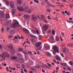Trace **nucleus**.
Listing matches in <instances>:
<instances>
[{"mask_svg":"<svg viewBox=\"0 0 73 73\" xmlns=\"http://www.w3.org/2000/svg\"><path fill=\"white\" fill-rule=\"evenodd\" d=\"M65 13H66V14H67V15H68L69 16H70V13H69L68 12H67V11H65L64 12Z\"/></svg>","mask_w":73,"mask_h":73,"instance_id":"obj_31","label":"nucleus"},{"mask_svg":"<svg viewBox=\"0 0 73 73\" xmlns=\"http://www.w3.org/2000/svg\"><path fill=\"white\" fill-rule=\"evenodd\" d=\"M48 20H49L50 19V16H48Z\"/></svg>","mask_w":73,"mask_h":73,"instance_id":"obj_55","label":"nucleus"},{"mask_svg":"<svg viewBox=\"0 0 73 73\" xmlns=\"http://www.w3.org/2000/svg\"><path fill=\"white\" fill-rule=\"evenodd\" d=\"M28 53L29 54H30V55H31V56L32 55V53L30 51H29L28 52Z\"/></svg>","mask_w":73,"mask_h":73,"instance_id":"obj_39","label":"nucleus"},{"mask_svg":"<svg viewBox=\"0 0 73 73\" xmlns=\"http://www.w3.org/2000/svg\"><path fill=\"white\" fill-rule=\"evenodd\" d=\"M50 38L52 40H54V37L52 36H50Z\"/></svg>","mask_w":73,"mask_h":73,"instance_id":"obj_42","label":"nucleus"},{"mask_svg":"<svg viewBox=\"0 0 73 73\" xmlns=\"http://www.w3.org/2000/svg\"><path fill=\"white\" fill-rule=\"evenodd\" d=\"M12 37H13V35H10L8 36V39H10V38H12Z\"/></svg>","mask_w":73,"mask_h":73,"instance_id":"obj_26","label":"nucleus"},{"mask_svg":"<svg viewBox=\"0 0 73 73\" xmlns=\"http://www.w3.org/2000/svg\"><path fill=\"white\" fill-rule=\"evenodd\" d=\"M61 1H63V2H66V1L65 0H61Z\"/></svg>","mask_w":73,"mask_h":73,"instance_id":"obj_57","label":"nucleus"},{"mask_svg":"<svg viewBox=\"0 0 73 73\" xmlns=\"http://www.w3.org/2000/svg\"><path fill=\"white\" fill-rule=\"evenodd\" d=\"M15 32L13 29H11L10 30V33L11 35L14 34V33H15Z\"/></svg>","mask_w":73,"mask_h":73,"instance_id":"obj_15","label":"nucleus"},{"mask_svg":"<svg viewBox=\"0 0 73 73\" xmlns=\"http://www.w3.org/2000/svg\"><path fill=\"white\" fill-rule=\"evenodd\" d=\"M11 58L12 60H16V59H17V58L14 56Z\"/></svg>","mask_w":73,"mask_h":73,"instance_id":"obj_27","label":"nucleus"},{"mask_svg":"<svg viewBox=\"0 0 73 73\" xmlns=\"http://www.w3.org/2000/svg\"><path fill=\"white\" fill-rule=\"evenodd\" d=\"M47 56H48V57H50V56H51L50 54V53H49L47 52Z\"/></svg>","mask_w":73,"mask_h":73,"instance_id":"obj_40","label":"nucleus"},{"mask_svg":"<svg viewBox=\"0 0 73 73\" xmlns=\"http://www.w3.org/2000/svg\"><path fill=\"white\" fill-rule=\"evenodd\" d=\"M47 10L48 12H50V9H47Z\"/></svg>","mask_w":73,"mask_h":73,"instance_id":"obj_54","label":"nucleus"},{"mask_svg":"<svg viewBox=\"0 0 73 73\" xmlns=\"http://www.w3.org/2000/svg\"><path fill=\"white\" fill-rule=\"evenodd\" d=\"M32 33H33V34H36V32H35V31L34 30H32Z\"/></svg>","mask_w":73,"mask_h":73,"instance_id":"obj_36","label":"nucleus"},{"mask_svg":"<svg viewBox=\"0 0 73 73\" xmlns=\"http://www.w3.org/2000/svg\"><path fill=\"white\" fill-rule=\"evenodd\" d=\"M9 48L11 49L10 53L11 54H13L15 53V51L14 50V49L13 48V46L11 45V44H9V45L8 46Z\"/></svg>","mask_w":73,"mask_h":73,"instance_id":"obj_2","label":"nucleus"},{"mask_svg":"<svg viewBox=\"0 0 73 73\" xmlns=\"http://www.w3.org/2000/svg\"><path fill=\"white\" fill-rule=\"evenodd\" d=\"M45 67L47 69H51V68L49 67L46 64H43L42 65V68H44V69L45 68Z\"/></svg>","mask_w":73,"mask_h":73,"instance_id":"obj_14","label":"nucleus"},{"mask_svg":"<svg viewBox=\"0 0 73 73\" xmlns=\"http://www.w3.org/2000/svg\"><path fill=\"white\" fill-rule=\"evenodd\" d=\"M17 3L19 4V5H21L22 3H23V2L21 0H17Z\"/></svg>","mask_w":73,"mask_h":73,"instance_id":"obj_17","label":"nucleus"},{"mask_svg":"<svg viewBox=\"0 0 73 73\" xmlns=\"http://www.w3.org/2000/svg\"><path fill=\"white\" fill-rule=\"evenodd\" d=\"M41 45V42H39L36 44L35 45L36 47L35 49L36 50H40L41 49V47L40 46Z\"/></svg>","mask_w":73,"mask_h":73,"instance_id":"obj_1","label":"nucleus"},{"mask_svg":"<svg viewBox=\"0 0 73 73\" xmlns=\"http://www.w3.org/2000/svg\"><path fill=\"white\" fill-rule=\"evenodd\" d=\"M52 34L53 35H55V31L54 29H52Z\"/></svg>","mask_w":73,"mask_h":73,"instance_id":"obj_29","label":"nucleus"},{"mask_svg":"<svg viewBox=\"0 0 73 73\" xmlns=\"http://www.w3.org/2000/svg\"><path fill=\"white\" fill-rule=\"evenodd\" d=\"M0 57H1L2 58H4L5 59L6 57H9L10 54L6 52H4L2 54V55H0Z\"/></svg>","mask_w":73,"mask_h":73,"instance_id":"obj_3","label":"nucleus"},{"mask_svg":"<svg viewBox=\"0 0 73 73\" xmlns=\"http://www.w3.org/2000/svg\"><path fill=\"white\" fill-rule=\"evenodd\" d=\"M25 60H27L28 58V56L27 55H28V53L27 54H25Z\"/></svg>","mask_w":73,"mask_h":73,"instance_id":"obj_33","label":"nucleus"},{"mask_svg":"<svg viewBox=\"0 0 73 73\" xmlns=\"http://www.w3.org/2000/svg\"><path fill=\"white\" fill-rule=\"evenodd\" d=\"M42 36H41V35H39V39H40V40H41V39H42Z\"/></svg>","mask_w":73,"mask_h":73,"instance_id":"obj_45","label":"nucleus"},{"mask_svg":"<svg viewBox=\"0 0 73 73\" xmlns=\"http://www.w3.org/2000/svg\"><path fill=\"white\" fill-rule=\"evenodd\" d=\"M25 12H27L28 13H30L31 12V10L29 9L28 8H25L24 9Z\"/></svg>","mask_w":73,"mask_h":73,"instance_id":"obj_10","label":"nucleus"},{"mask_svg":"<svg viewBox=\"0 0 73 73\" xmlns=\"http://www.w3.org/2000/svg\"><path fill=\"white\" fill-rule=\"evenodd\" d=\"M53 54L54 55H55L56 53V52L55 51H53Z\"/></svg>","mask_w":73,"mask_h":73,"instance_id":"obj_51","label":"nucleus"},{"mask_svg":"<svg viewBox=\"0 0 73 73\" xmlns=\"http://www.w3.org/2000/svg\"><path fill=\"white\" fill-rule=\"evenodd\" d=\"M11 69H12V70H16V68H11Z\"/></svg>","mask_w":73,"mask_h":73,"instance_id":"obj_50","label":"nucleus"},{"mask_svg":"<svg viewBox=\"0 0 73 73\" xmlns=\"http://www.w3.org/2000/svg\"><path fill=\"white\" fill-rule=\"evenodd\" d=\"M56 40L57 41H58L60 40V38L58 36H56Z\"/></svg>","mask_w":73,"mask_h":73,"instance_id":"obj_30","label":"nucleus"},{"mask_svg":"<svg viewBox=\"0 0 73 73\" xmlns=\"http://www.w3.org/2000/svg\"><path fill=\"white\" fill-rule=\"evenodd\" d=\"M6 5L7 6H9V1H6Z\"/></svg>","mask_w":73,"mask_h":73,"instance_id":"obj_34","label":"nucleus"},{"mask_svg":"<svg viewBox=\"0 0 73 73\" xmlns=\"http://www.w3.org/2000/svg\"><path fill=\"white\" fill-rule=\"evenodd\" d=\"M35 29L36 30V33L38 35H40V33L39 32V31L37 29Z\"/></svg>","mask_w":73,"mask_h":73,"instance_id":"obj_24","label":"nucleus"},{"mask_svg":"<svg viewBox=\"0 0 73 73\" xmlns=\"http://www.w3.org/2000/svg\"><path fill=\"white\" fill-rule=\"evenodd\" d=\"M22 68H23V69H24L25 68V65L24 64H22Z\"/></svg>","mask_w":73,"mask_h":73,"instance_id":"obj_43","label":"nucleus"},{"mask_svg":"<svg viewBox=\"0 0 73 73\" xmlns=\"http://www.w3.org/2000/svg\"><path fill=\"white\" fill-rule=\"evenodd\" d=\"M63 52L64 53H66V50L64 49L63 50Z\"/></svg>","mask_w":73,"mask_h":73,"instance_id":"obj_63","label":"nucleus"},{"mask_svg":"<svg viewBox=\"0 0 73 73\" xmlns=\"http://www.w3.org/2000/svg\"><path fill=\"white\" fill-rule=\"evenodd\" d=\"M52 49L54 50V51H56L57 53L59 52V51H58V47L56 46H52Z\"/></svg>","mask_w":73,"mask_h":73,"instance_id":"obj_7","label":"nucleus"},{"mask_svg":"<svg viewBox=\"0 0 73 73\" xmlns=\"http://www.w3.org/2000/svg\"><path fill=\"white\" fill-rule=\"evenodd\" d=\"M39 19H40L41 21H43L44 23H48V21L46 20V19L43 16H42L41 18H40V17H38Z\"/></svg>","mask_w":73,"mask_h":73,"instance_id":"obj_4","label":"nucleus"},{"mask_svg":"<svg viewBox=\"0 0 73 73\" xmlns=\"http://www.w3.org/2000/svg\"><path fill=\"white\" fill-rule=\"evenodd\" d=\"M69 64L70 65H72L73 66V62L72 61H70L69 62Z\"/></svg>","mask_w":73,"mask_h":73,"instance_id":"obj_37","label":"nucleus"},{"mask_svg":"<svg viewBox=\"0 0 73 73\" xmlns=\"http://www.w3.org/2000/svg\"><path fill=\"white\" fill-rule=\"evenodd\" d=\"M19 23L18 21H15V23H14L13 24V26L14 28H15V27H19Z\"/></svg>","mask_w":73,"mask_h":73,"instance_id":"obj_5","label":"nucleus"},{"mask_svg":"<svg viewBox=\"0 0 73 73\" xmlns=\"http://www.w3.org/2000/svg\"><path fill=\"white\" fill-rule=\"evenodd\" d=\"M21 38L22 40H23L24 38V37H23V36H21Z\"/></svg>","mask_w":73,"mask_h":73,"instance_id":"obj_56","label":"nucleus"},{"mask_svg":"<svg viewBox=\"0 0 73 73\" xmlns=\"http://www.w3.org/2000/svg\"><path fill=\"white\" fill-rule=\"evenodd\" d=\"M30 41L32 42H33V43H35V42H36V40H35V39L33 38H31L30 39Z\"/></svg>","mask_w":73,"mask_h":73,"instance_id":"obj_18","label":"nucleus"},{"mask_svg":"<svg viewBox=\"0 0 73 73\" xmlns=\"http://www.w3.org/2000/svg\"><path fill=\"white\" fill-rule=\"evenodd\" d=\"M18 50H19V51H20V52H22L23 53H24V54H28V52H27L24 51V50H23V48H18Z\"/></svg>","mask_w":73,"mask_h":73,"instance_id":"obj_6","label":"nucleus"},{"mask_svg":"<svg viewBox=\"0 0 73 73\" xmlns=\"http://www.w3.org/2000/svg\"><path fill=\"white\" fill-rule=\"evenodd\" d=\"M48 4H49V5H50V6H51V7H55V6L54 5H52V4H50L49 3H48Z\"/></svg>","mask_w":73,"mask_h":73,"instance_id":"obj_38","label":"nucleus"},{"mask_svg":"<svg viewBox=\"0 0 73 73\" xmlns=\"http://www.w3.org/2000/svg\"><path fill=\"white\" fill-rule=\"evenodd\" d=\"M23 31L25 33H29V31L26 29H23Z\"/></svg>","mask_w":73,"mask_h":73,"instance_id":"obj_16","label":"nucleus"},{"mask_svg":"<svg viewBox=\"0 0 73 73\" xmlns=\"http://www.w3.org/2000/svg\"><path fill=\"white\" fill-rule=\"evenodd\" d=\"M27 44H29L30 42L28 40L27 41Z\"/></svg>","mask_w":73,"mask_h":73,"instance_id":"obj_64","label":"nucleus"},{"mask_svg":"<svg viewBox=\"0 0 73 73\" xmlns=\"http://www.w3.org/2000/svg\"><path fill=\"white\" fill-rule=\"evenodd\" d=\"M10 5L11 8H15V5L14 4V3L13 1H11L10 2Z\"/></svg>","mask_w":73,"mask_h":73,"instance_id":"obj_13","label":"nucleus"},{"mask_svg":"<svg viewBox=\"0 0 73 73\" xmlns=\"http://www.w3.org/2000/svg\"><path fill=\"white\" fill-rule=\"evenodd\" d=\"M34 1L35 2V3H38V2H39V1L38 0H37H37H34Z\"/></svg>","mask_w":73,"mask_h":73,"instance_id":"obj_41","label":"nucleus"},{"mask_svg":"<svg viewBox=\"0 0 73 73\" xmlns=\"http://www.w3.org/2000/svg\"><path fill=\"white\" fill-rule=\"evenodd\" d=\"M42 71L43 73H45V71L44 70H42Z\"/></svg>","mask_w":73,"mask_h":73,"instance_id":"obj_60","label":"nucleus"},{"mask_svg":"<svg viewBox=\"0 0 73 73\" xmlns=\"http://www.w3.org/2000/svg\"><path fill=\"white\" fill-rule=\"evenodd\" d=\"M60 54L61 56H62V57H63V58L64 57V54H63L61 53Z\"/></svg>","mask_w":73,"mask_h":73,"instance_id":"obj_49","label":"nucleus"},{"mask_svg":"<svg viewBox=\"0 0 73 73\" xmlns=\"http://www.w3.org/2000/svg\"><path fill=\"white\" fill-rule=\"evenodd\" d=\"M73 43H71L70 44H69V46H72V45H73Z\"/></svg>","mask_w":73,"mask_h":73,"instance_id":"obj_53","label":"nucleus"},{"mask_svg":"<svg viewBox=\"0 0 73 73\" xmlns=\"http://www.w3.org/2000/svg\"><path fill=\"white\" fill-rule=\"evenodd\" d=\"M29 15L25 14L24 15V17H25V19H27V18H29Z\"/></svg>","mask_w":73,"mask_h":73,"instance_id":"obj_20","label":"nucleus"},{"mask_svg":"<svg viewBox=\"0 0 73 73\" xmlns=\"http://www.w3.org/2000/svg\"><path fill=\"white\" fill-rule=\"evenodd\" d=\"M4 13L3 12H2L0 13V17H3V16H4Z\"/></svg>","mask_w":73,"mask_h":73,"instance_id":"obj_23","label":"nucleus"},{"mask_svg":"<svg viewBox=\"0 0 73 73\" xmlns=\"http://www.w3.org/2000/svg\"><path fill=\"white\" fill-rule=\"evenodd\" d=\"M19 11H24V9H23V8L21 6H18L17 7Z\"/></svg>","mask_w":73,"mask_h":73,"instance_id":"obj_8","label":"nucleus"},{"mask_svg":"<svg viewBox=\"0 0 73 73\" xmlns=\"http://www.w3.org/2000/svg\"><path fill=\"white\" fill-rule=\"evenodd\" d=\"M43 27L44 31H46L48 29V26L47 25H44Z\"/></svg>","mask_w":73,"mask_h":73,"instance_id":"obj_11","label":"nucleus"},{"mask_svg":"<svg viewBox=\"0 0 73 73\" xmlns=\"http://www.w3.org/2000/svg\"><path fill=\"white\" fill-rule=\"evenodd\" d=\"M6 29L7 30V32H8V31H9V27H7Z\"/></svg>","mask_w":73,"mask_h":73,"instance_id":"obj_52","label":"nucleus"},{"mask_svg":"<svg viewBox=\"0 0 73 73\" xmlns=\"http://www.w3.org/2000/svg\"><path fill=\"white\" fill-rule=\"evenodd\" d=\"M61 65H63V66L65 67H66L67 65L66 63H61Z\"/></svg>","mask_w":73,"mask_h":73,"instance_id":"obj_22","label":"nucleus"},{"mask_svg":"<svg viewBox=\"0 0 73 73\" xmlns=\"http://www.w3.org/2000/svg\"><path fill=\"white\" fill-rule=\"evenodd\" d=\"M3 65L4 66H6L7 65V64L4 63Z\"/></svg>","mask_w":73,"mask_h":73,"instance_id":"obj_59","label":"nucleus"},{"mask_svg":"<svg viewBox=\"0 0 73 73\" xmlns=\"http://www.w3.org/2000/svg\"><path fill=\"white\" fill-rule=\"evenodd\" d=\"M19 61L21 63H23L24 62V60L23 59H20L19 60Z\"/></svg>","mask_w":73,"mask_h":73,"instance_id":"obj_19","label":"nucleus"},{"mask_svg":"<svg viewBox=\"0 0 73 73\" xmlns=\"http://www.w3.org/2000/svg\"><path fill=\"white\" fill-rule=\"evenodd\" d=\"M29 64H33V61L31 60H29Z\"/></svg>","mask_w":73,"mask_h":73,"instance_id":"obj_35","label":"nucleus"},{"mask_svg":"<svg viewBox=\"0 0 73 73\" xmlns=\"http://www.w3.org/2000/svg\"><path fill=\"white\" fill-rule=\"evenodd\" d=\"M6 23L7 24V25H8V26H10V25H11V22L9 21H7L6 22Z\"/></svg>","mask_w":73,"mask_h":73,"instance_id":"obj_25","label":"nucleus"},{"mask_svg":"<svg viewBox=\"0 0 73 73\" xmlns=\"http://www.w3.org/2000/svg\"><path fill=\"white\" fill-rule=\"evenodd\" d=\"M67 69L68 70H71V68H70L69 67H67Z\"/></svg>","mask_w":73,"mask_h":73,"instance_id":"obj_47","label":"nucleus"},{"mask_svg":"<svg viewBox=\"0 0 73 73\" xmlns=\"http://www.w3.org/2000/svg\"><path fill=\"white\" fill-rule=\"evenodd\" d=\"M5 20H7L8 18H10L9 14H6L4 17Z\"/></svg>","mask_w":73,"mask_h":73,"instance_id":"obj_9","label":"nucleus"},{"mask_svg":"<svg viewBox=\"0 0 73 73\" xmlns=\"http://www.w3.org/2000/svg\"><path fill=\"white\" fill-rule=\"evenodd\" d=\"M2 49H3V46L0 44V50H1Z\"/></svg>","mask_w":73,"mask_h":73,"instance_id":"obj_48","label":"nucleus"},{"mask_svg":"<svg viewBox=\"0 0 73 73\" xmlns=\"http://www.w3.org/2000/svg\"><path fill=\"white\" fill-rule=\"evenodd\" d=\"M47 65L48 66H49V67H52V65L51 64H50L48 63H47Z\"/></svg>","mask_w":73,"mask_h":73,"instance_id":"obj_46","label":"nucleus"},{"mask_svg":"<svg viewBox=\"0 0 73 73\" xmlns=\"http://www.w3.org/2000/svg\"><path fill=\"white\" fill-rule=\"evenodd\" d=\"M45 48L46 50H49V47L48 46H46L45 47Z\"/></svg>","mask_w":73,"mask_h":73,"instance_id":"obj_32","label":"nucleus"},{"mask_svg":"<svg viewBox=\"0 0 73 73\" xmlns=\"http://www.w3.org/2000/svg\"><path fill=\"white\" fill-rule=\"evenodd\" d=\"M32 20L35 21L37 20V17H35L34 15H33L32 16Z\"/></svg>","mask_w":73,"mask_h":73,"instance_id":"obj_12","label":"nucleus"},{"mask_svg":"<svg viewBox=\"0 0 73 73\" xmlns=\"http://www.w3.org/2000/svg\"><path fill=\"white\" fill-rule=\"evenodd\" d=\"M31 70H33V71H34L35 70V68H31Z\"/></svg>","mask_w":73,"mask_h":73,"instance_id":"obj_58","label":"nucleus"},{"mask_svg":"<svg viewBox=\"0 0 73 73\" xmlns=\"http://www.w3.org/2000/svg\"><path fill=\"white\" fill-rule=\"evenodd\" d=\"M15 12H16V10L15 9H13L12 10V13L13 15H14L15 14Z\"/></svg>","mask_w":73,"mask_h":73,"instance_id":"obj_21","label":"nucleus"},{"mask_svg":"<svg viewBox=\"0 0 73 73\" xmlns=\"http://www.w3.org/2000/svg\"><path fill=\"white\" fill-rule=\"evenodd\" d=\"M51 30H49L48 31V33H51Z\"/></svg>","mask_w":73,"mask_h":73,"instance_id":"obj_62","label":"nucleus"},{"mask_svg":"<svg viewBox=\"0 0 73 73\" xmlns=\"http://www.w3.org/2000/svg\"><path fill=\"white\" fill-rule=\"evenodd\" d=\"M31 36L32 37H33V38H36V36L33 35L32 34L31 35Z\"/></svg>","mask_w":73,"mask_h":73,"instance_id":"obj_44","label":"nucleus"},{"mask_svg":"<svg viewBox=\"0 0 73 73\" xmlns=\"http://www.w3.org/2000/svg\"><path fill=\"white\" fill-rule=\"evenodd\" d=\"M55 58H56V60H60V58L58 56H55Z\"/></svg>","mask_w":73,"mask_h":73,"instance_id":"obj_28","label":"nucleus"},{"mask_svg":"<svg viewBox=\"0 0 73 73\" xmlns=\"http://www.w3.org/2000/svg\"><path fill=\"white\" fill-rule=\"evenodd\" d=\"M24 71L25 72H27V70L26 69H24Z\"/></svg>","mask_w":73,"mask_h":73,"instance_id":"obj_61","label":"nucleus"}]
</instances>
